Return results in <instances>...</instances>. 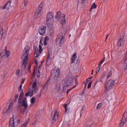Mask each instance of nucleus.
<instances>
[{
	"label": "nucleus",
	"mask_w": 127,
	"mask_h": 127,
	"mask_svg": "<svg viewBox=\"0 0 127 127\" xmlns=\"http://www.w3.org/2000/svg\"><path fill=\"white\" fill-rule=\"evenodd\" d=\"M22 97H23V90H21L20 95L18 98V103L19 104H22V107L23 108V112H26L27 111V108H28V104H27V101L26 100V97H24L22 100Z\"/></svg>",
	"instance_id": "f257e3e1"
},
{
	"label": "nucleus",
	"mask_w": 127,
	"mask_h": 127,
	"mask_svg": "<svg viewBox=\"0 0 127 127\" xmlns=\"http://www.w3.org/2000/svg\"><path fill=\"white\" fill-rule=\"evenodd\" d=\"M66 15L61 13V12H58L56 19L57 21H60L61 24H65L66 23V20H65Z\"/></svg>",
	"instance_id": "f03ea898"
},
{
	"label": "nucleus",
	"mask_w": 127,
	"mask_h": 127,
	"mask_svg": "<svg viewBox=\"0 0 127 127\" xmlns=\"http://www.w3.org/2000/svg\"><path fill=\"white\" fill-rule=\"evenodd\" d=\"M114 84L115 80H114V79H110L107 81L105 84V91H106L107 92L108 91H110V90L112 89L113 86H114Z\"/></svg>",
	"instance_id": "7ed1b4c3"
},
{
	"label": "nucleus",
	"mask_w": 127,
	"mask_h": 127,
	"mask_svg": "<svg viewBox=\"0 0 127 127\" xmlns=\"http://www.w3.org/2000/svg\"><path fill=\"white\" fill-rule=\"evenodd\" d=\"M54 20V13L53 12H49L47 15V23L48 25L52 24Z\"/></svg>",
	"instance_id": "20e7f679"
},
{
	"label": "nucleus",
	"mask_w": 127,
	"mask_h": 127,
	"mask_svg": "<svg viewBox=\"0 0 127 127\" xmlns=\"http://www.w3.org/2000/svg\"><path fill=\"white\" fill-rule=\"evenodd\" d=\"M64 37L61 35H58L57 37L56 43L58 46L61 47L64 44Z\"/></svg>",
	"instance_id": "39448f33"
},
{
	"label": "nucleus",
	"mask_w": 127,
	"mask_h": 127,
	"mask_svg": "<svg viewBox=\"0 0 127 127\" xmlns=\"http://www.w3.org/2000/svg\"><path fill=\"white\" fill-rule=\"evenodd\" d=\"M39 49H38V48L37 47H35V51H34V56L35 58H37L39 56V54H41L42 53V47L41 46V45L40 44L39 46Z\"/></svg>",
	"instance_id": "423d86ee"
},
{
	"label": "nucleus",
	"mask_w": 127,
	"mask_h": 127,
	"mask_svg": "<svg viewBox=\"0 0 127 127\" xmlns=\"http://www.w3.org/2000/svg\"><path fill=\"white\" fill-rule=\"evenodd\" d=\"M30 50V48L28 46H26L24 50V53L21 59H27L28 60V55H29V51Z\"/></svg>",
	"instance_id": "0eeeda50"
},
{
	"label": "nucleus",
	"mask_w": 127,
	"mask_h": 127,
	"mask_svg": "<svg viewBox=\"0 0 127 127\" xmlns=\"http://www.w3.org/2000/svg\"><path fill=\"white\" fill-rule=\"evenodd\" d=\"M42 5H39L36 11L35 12V15L34 16V19H38V18L40 17V12H41V10H42Z\"/></svg>",
	"instance_id": "6e6552de"
},
{
	"label": "nucleus",
	"mask_w": 127,
	"mask_h": 127,
	"mask_svg": "<svg viewBox=\"0 0 127 127\" xmlns=\"http://www.w3.org/2000/svg\"><path fill=\"white\" fill-rule=\"evenodd\" d=\"M72 78H69L63 83V89L64 91H65V90H66V88L68 87V86H71V85H72Z\"/></svg>",
	"instance_id": "1a4fd4ad"
},
{
	"label": "nucleus",
	"mask_w": 127,
	"mask_h": 127,
	"mask_svg": "<svg viewBox=\"0 0 127 127\" xmlns=\"http://www.w3.org/2000/svg\"><path fill=\"white\" fill-rule=\"evenodd\" d=\"M59 116V113L57 110H55L52 112L51 118L53 121H56L58 120V116Z\"/></svg>",
	"instance_id": "9d476101"
},
{
	"label": "nucleus",
	"mask_w": 127,
	"mask_h": 127,
	"mask_svg": "<svg viewBox=\"0 0 127 127\" xmlns=\"http://www.w3.org/2000/svg\"><path fill=\"white\" fill-rule=\"evenodd\" d=\"M23 63L21 66V70H25L26 69V66L27 65V62H28V60L26 59H22Z\"/></svg>",
	"instance_id": "9b49d317"
},
{
	"label": "nucleus",
	"mask_w": 127,
	"mask_h": 127,
	"mask_svg": "<svg viewBox=\"0 0 127 127\" xmlns=\"http://www.w3.org/2000/svg\"><path fill=\"white\" fill-rule=\"evenodd\" d=\"M124 36H121L118 39L117 45L119 47H121V46H122V45L124 44Z\"/></svg>",
	"instance_id": "f8f14e48"
},
{
	"label": "nucleus",
	"mask_w": 127,
	"mask_h": 127,
	"mask_svg": "<svg viewBox=\"0 0 127 127\" xmlns=\"http://www.w3.org/2000/svg\"><path fill=\"white\" fill-rule=\"evenodd\" d=\"M46 31V27L44 26L41 27L39 29V32L40 35H43V34H45Z\"/></svg>",
	"instance_id": "ddd939ff"
},
{
	"label": "nucleus",
	"mask_w": 127,
	"mask_h": 127,
	"mask_svg": "<svg viewBox=\"0 0 127 127\" xmlns=\"http://www.w3.org/2000/svg\"><path fill=\"white\" fill-rule=\"evenodd\" d=\"M10 7V1H7L5 4L2 6V9H7L8 10Z\"/></svg>",
	"instance_id": "4468645a"
},
{
	"label": "nucleus",
	"mask_w": 127,
	"mask_h": 127,
	"mask_svg": "<svg viewBox=\"0 0 127 127\" xmlns=\"http://www.w3.org/2000/svg\"><path fill=\"white\" fill-rule=\"evenodd\" d=\"M9 127H14V116L13 115L12 117L10 119Z\"/></svg>",
	"instance_id": "2eb2a0df"
},
{
	"label": "nucleus",
	"mask_w": 127,
	"mask_h": 127,
	"mask_svg": "<svg viewBox=\"0 0 127 127\" xmlns=\"http://www.w3.org/2000/svg\"><path fill=\"white\" fill-rule=\"evenodd\" d=\"M127 121V112L124 113L123 116L122 117L121 123L125 124Z\"/></svg>",
	"instance_id": "dca6fc26"
},
{
	"label": "nucleus",
	"mask_w": 127,
	"mask_h": 127,
	"mask_svg": "<svg viewBox=\"0 0 127 127\" xmlns=\"http://www.w3.org/2000/svg\"><path fill=\"white\" fill-rule=\"evenodd\" d=\"M33 94H35V92H34L33 90H31L30 88L28 93L25 94V96L29 97V96H30V97H32V96H33Z\"/></svg>",
	"instance_id": "f3484780"
},
{
	"label": "nucleus",
	"mask_w": 127,
	"mask_h": 127,
	"mask_svg": "<svg viewBox=\"0 0 127 127\" xmlns=\"http://www.w3.org/2000/svg\"><path fill=\"white\" fill-rule=\"evenodd\" d=\"M37 83L36 82V81H35L32 85V89L30 88V89H31V91H33L35 93V91L37 90Z\"/></svg>",
	"instance_id": "a211bd4d"
},
{
	"label": "nucleus",
	"mask_w": 127,
	"mask_h": 127,
	"mask_svg": "<svg viewBox=\"0 0 127 127\" xmlns=\"http://www.w3.org/2000/svg\"><path fill=\"white\" fill-rule=\"evenodd\" d=\"M60 76V68H57L55 74V78H59Z\"/></svg>",
	"instance_id": "6ab92c4d"
},
{
	"label": "nucleus",
	"mask_w": 127,
	"mask_h": 127,
	"mask_svg": "<svg viewBox=\"0 0 127 127\" xmlns=\"http://www.w3.org/2000/svg\"><path fill=\"white\" fill-rule=\"evenodd\" d=\"M76 59H77V54L76 53H74L72 58H71V61L72 63H74L76 61Z\"/></svg>",
	"instance_id": "aec40b11"
},
{
	"label": "nucleus",
	"mask_w": 127,
	"mask_h": 127,
	"mask_svg": "<svg viewBox=\"0 0 127 127\" xmlns=\"http://www.w3.org/2000/svg\"><path fill=\"white\" fill-rule=\"evenodd\" d=\"M5 56L6 58H7L9 57V55H10V52H9V51H7V50H6V47H5Z\"/></svg>",
	"instance_id": "412c9836"
},
{
	"label": "nucleus",
	"mask_w": 127,
	"mask_h": 127,
	"mask_svg": "<svg viewBox=\"0 0 127 127\" xmlns=\"http://www.w3.org/2000/svg\"><path fill=\"white\" fill-rule=\"evenodd\" d=\"M120 57V55L119 54L115 53L114 54L113 58L114 60H118V59Z\"/></svg>",
	"instance_id": "4be33fe9"
},
{
	"label": "nucleus",
	"mask_w": 127,
	"mask_h": 127,
	"mask_svg": "<svg viewBox=\"0 0 127 127\" xmlns=\"http://www.w3.org/2000/svg\"><path fill=\"white\" fill-rule=\"evenodd\" d=\"M52 59V57H51V55L49 53L47 58V61H46V64H48V61H50Z\"/></svg>",
	"instance_id": "5701e85b"
},
{
	"label": "nucleus",
	"mask_w": 127,
	"mask_h": 127,
	"mask_svg": "<svg viewBox=\"0 0 127 127\" xmlns=\"http://www.w3.org/2000/svg\"><path fill=\"white\" fill-rule=\"evenodd\" d=\"M94 8H97V5H96V3H93L92 5H91V7L90 9V11H92V9H94Z\"/></svg>",
	"instance_id": "b1692460"
},
{
	"label": "nucleus",
	"mask_w": 127,
	"mask_h": 127,
	"mask_svg": "<svg viewBox=\"0 0 127 127\" xmlns=\"http://www.w3.org/2000/svg\"><path fill=\"white\" fill-rule=\"evenodd\" d=\"M28 123H29V119H28V120H27L25 123L21 126V127H27V125H28Z\"/></svg>",
	"instance_id": "393cba45"
},
{
	"label": "nucleus",
	"mask_w": 127,
	"mask_h": 127,
	"mask_svg": "<svg viewBox=\"0 0 127 127\" xmlns=\"http://www.w3.org/2000/svg\"><path fill=\"white\" fill-rule=\"evenodd\" d=\"M60 88H61V84H57L56 87V90L57 92H59V90H60Z\"/></svg>",
	"instance_id": "a878e982"
},
{
	"label": "nucleus",
	"mask_w": 127,
	"mask_h": 127,
	"mask_svg": "<svg viewBox=\"0 0 127 127\" xmlns=\"http://www.w3.org/2000/svg\"><path fill=\"white\" fill-rule=\"evenodd\" d=\"M105 60H106V58L104 57L103 60H102L99 63L98 65L99 66H101L104 62H105Z\"/></svg>",
	"instance_id": "bb28decb"
},
{
	"label": "nucleus",
	"mask_w": 127,
	"mask_h": 127,
	"mask_svg": "<svg viewBox=\"0 0 127 127\" xmlns=\"http://www.w3.org/2000/svg\"><path fill=\"white\" fill-rule=\"evenodd\" d=\"M67 106H68V104H65L63 106L65 109V113H67V111H68V107Z\"/></svg>",
	"instance_id": "cd10ccee"
},
{
	"label": "nucleus",
	"mask_w": 127,
	"mask_h": 127,
	"mask_svg": "<svg viewBox=\"0 0 127 127\" xmlns=\"http://www.w3.org/2000/svg\"><path fill=\"white\" fill-rule=\"evenodd\" d=\"M112 74H113V71L112 70H110L109 73H108V75L107 76V78H110V77H111V76H112Z\"/></svg>",
	"instance_id": "c85d7f7f"
},
{
	"label": "nucleus",
	"mask_w": 127,
	"mask_h": 127,
	"mask_svg": "<svg viewBox=\"0 0 127 127\" xmlns=\"http://www.w3.org/2000/svg\"><path fill=\"white\" fill-rule=\"evenodd\" d=\"M93 83V81H90V82L88 83V89H90V88H91V87H92V83Z\"/></svg>",
	"instance_id": "c756f323"
},
{
	"label": "nucleus",
	"mask_w": 127,
	"mask_h": 127,
	"mask_svg": "<svg viewBox=\"0 0 127 127\" xmlns=\"http://www.w3.org/2000/svg\"><path fill=\"white\" fill-rule=\"evenodd\" d=\"M2 38V30L0 29V40Z\"/></svg>",
	"instance_id": "7c9ffc66"
},
{
	"label": "nucleus",
	"mask_w": 127,
	"mask_h": 127,
	"mask_svg": "<svg viewBox=\"0 0 127 127\" xmlns=\"http://www.w3.org/2000/svg\"><path fill=\"white\" fill-rule=\"evenodd\" d=\"M100 65H99L97 66L96 68V72L97 73H99L100 72V70H101V67L100 66Z\"/></svg>",
	"instance_id": "2f4dec72"
},
{
	"label": "nucleus",
	"mask_w": 127,
	"mask_h": 127,
	"mask_svg": "<svg viewBox=\"0 0 127 127\" xmlns=\"http://www.w3.org/2000/svg\"><path fill=\"white\" fill-rule=\"evenodd\" d=\"M34 102H35V98L32 97L31 99V103L34 104Z\"/></svg>",
	"instance_id": "473e14b6"
},
{
	"label": "nucleus",
	"mask_w": 127,
	"mask_h": 127,
	"mask_svg": "<svg viewBox=\"0 0 127 127\" xmlns=\"http://www.w3.org/2000/svg\"><path fill=\"white\" fill-rule=\"evenodd\" d=\"M12 106H13V104L12 103H10L9 106H8V110H10V109L12 108Z\"/></svg>",
	"instance_id": "72a5a7b5"
},
{
	"label": "nucleus",
	"mask_w": 127,
	"mask_h": 127,
	"mask_svg": "<svg viewBox=\"0 0 127 127\" xmlns=\"http://www.w3.org/2000/svg\"><path fill=\"white\" fill-rule=\"evenodd\" d=\"M27 3H28V0H26L24 1V6H26L27 5Z\"/></svg>",
	"instance_id": "f704fd0d"
},
{
	"label": "nucleus",
	"mask_w": 127,
	"mask_h": 127,
	"mask_svg": "<svg viewBox=\"0 0 127 127\" xmlns=\"http://www.w3.org/2000/svg\"><path fill=\"white\" fill-rule=\"evenodd\" d=\"M17 98H18V94H16L15 95V100H14V102H16V100H17Z\"/></svg>",
	"instance_id": "c9c22d12"
},
{
	"label": "nucleus",
	"mask_w": 127,
	"mask_h": 127,
	"mask_svg": "<svg viewBox=\"0 0 127 127\" xmlns=\"http://www.w3.org/2000/svg\"><path fill=\"white\" fill-rule=\"evenodd\" d=\"M21 88H22V84H20L18 88V91L20 92L21 91Z\"/></svg>",
	"instance_id": "e433bc0d"
},
{
	"label": "nucleus",
	"mask_w": 127,
	"mask_h": 127,
	"mask_svg": "<svg viewBox=\"0 0 127 127\" xmlns=\"http://www.w3.org/2000/svg\"><path fill=\"white\" fill-rule=\"evenodd\" d=\"M20 72V70L19 69H17L16 71V75H18L19 74V73Z\"/></svg>",
	"instance_id": "4c0bfd02"
},
{
	"label": "nucleus",
	"mask_w": 127,
	"mask_h": 127,
	"mask_svg": "<svg viewBox=\"0 0 127 127\" xmlns=\"http://www.w3.org/2000/svg\"><path fill=\"white\" fill-rule=\"evenodd\" d=\"M101 106H102V104H101V103H99L97 106L96 109H100V108H101Z\"/></svg>",
	"instance_id": "58836bf2"
},
{
	"label": "nucleus",
	"mask_w": 127,
	"mask_h": 127,
	"mask_svg": "<svg viewBox=\"0 0 127 127\" xmlns=\"http://www.w3.org/2000/svg\"><path fill=\"white\" fill-rule=\"evenodd\" d=\"M9 110V109H5L3 110V112H4V113H7V112H8Z\"/></svg>",
	"instance_id": "ea45409f"
},
{
	"label": "nucleus",
	"mask_w": 127,
	"mask_h": 127,
	"mask_svg": "<svg viewBox=\"0 0 127 127\" xmlns=\"http://www.w3.org/2000/svg\"><path fill=\"white\" fill-rule=\"evenodd\" d=\"M124 125H125L124 123H120V125L119 127H124Z\"/></svg>",
	"instance_id": "a19ab883"
},
{
	"label": "nucleus",
	"mask_w": 127,
	"mask_h": 127,
	"mask_svg": "<svg viewBox=\"0 0 127 127\" xmlns=\"http://www.w3.org/2000/svg\"><path fill=\"white\" fill-rule=\"evenodd\" d=\"M37 76L38 78H39V77H40V71H38Z\"/></svg>",
	"instance_id": "79ce46f5"
},
{
	"label": "nucleus",
	"mask_w": 127,
	"mask_h": 127,
	"mask_svg": "<svg viewBox=\"0 0 127 127\" xmlns=\"http://www.w3.org/2000/svg\"><path fill=\"white\" fill-rule=\"evenodd\" d=\"M36 72H37L36 70H35V69H34V72L33 73V77H34V76H35V74H36Z\"/></svg>",
	"instance_id": "37998d69"
},
{
	"label": "nucleus",
	"mask_w": 127,
	"mask_h": 127,
	"mask_svg": "<svg viewBox=\"0 0 127 127\" xmlns=\"http://www.w3.org/2000/svg\"><path fill=\"white\" fill-rule=\"evenodd\" d=\"M85 94V89H84L82 92L80 93V95L82 96V95H84Z\"/></svg>",
	"instance_id": "c03bdc74"
},
{
	"label": "nucleus",
	"mask_w": 127,
	"mask_h": 127,
	"mask_svg": "<svg viewBox=\"0 0 127 127\" xmlns=\"http://www.w3.org/2000/svg\"><path fill=\"white\" fill-rule=\"evenodd\" d=\"M48 40H49V38H48V37H46L45 38V41H48Z\"/></svg>",
	"instance_id": "a18cd8bd"
},
{
	"label": "nucleus",
	"mask_w": 127,
	"mask_h": 127,
	"mask_svg": "<svg viewBox=\"0 0 127 127\" xmlns=\"http://www.w3.org/2000/svg\"><path fill=\"white\" fill-rule=\"evenodd\" d=\"M92 78H93V76H91V77H90L87 78L86 80H87V81H90V80H91V79H92Z\"/></svg>",
	"instance_id": "49530a36"
},
{
	"label": "nucleus",
	"mask_w": 127,
	"mask_h": 127,
	"mask_svg": "<svg viewBox=\"0 0 127 127\" xmlns=\"http://www.w3.org/2000/svg\"><path fill=\"white\" fill-rule=\"evenodd\" d=\"M48 83H49V80H48L45 84V86H47Z\"/></svg>",
	"instance_id": "de8ad7c7"
},
{
	"label": "nucleus",
	"mask_w": 127,
	"mask_h": 127,
	"mask_svg": "<svg viewBox=\"0 0 127 127\" xmlns=\"http://www.w3.org/2000/svg\"><path fill=\"white\" fill-rule=\"evenodd\" d=\"M84 108H85V106H84V105H83V106L81 107V110L80 111L81 112H82V111H83V110H84Z\"/></svg>",
	"instance_id": "09e8293b"
},
{
	"label": "nucleus",
	"mask_w": 127,
	"mask_h": 127,
	"mask_svg": "<svg viewBox=\"0 0 127 127\" xmlns=\"http://www.w3.org/2000/svg\"><path fill=\"white\" fill-rule=\"evenodd\" d=\"M47 44H48V43H47V42L45 41V42H44V45L46 46V45H47Z\"/></svg>",
	"instance_id": "8fccbe9b"
},
{
	"label": "nucleus",
	"mask_w": 127,
	"mask_h": 127,
	"mask_svg": "<svg viewBox=\"0 0 127 127\" xmlns=\"http://www.w3.org/2000/svg\"><path fill=\"white\" fill-rule=\"evenodd\" d=\"M99 82H100V81L97 80L94 85H97V83H99Z\"/></svg>",
	"instance_id": "3c124183"
},
{
	"label": "nucleus",
	"mask_w": 127,
	"mask_h": 127,
	"mask_svg": "<svg viewBox=\"0 0 127 127\" xmlns=\"http://www.w3.org/2000/svg\"><path fill=\"white\" fill-rule=\"evenodd\" d=\"M70 90H72V89H70L67 90V91H66L67 94H68V93H69V92H70Z\"/></svg>",
	"instance_id": "603ef678"
},
{
	"label": "nucleus",
	"mask_w": 127,
	"mask_h": 127,
	"mask_svg": "<svg viewBox=\"0 0 127 127\" xmlns=\"http://www.w3.org/2000/svg\"><path fill=\"white\" fill-rule=\"evenodd\" d=\"M17 122L18 124H20V120H18L17 121Z\"/></svg>",
	"instance_id": "864d4df0"
},
{
	"label": "nucleus",
	"mask_w": 127,
	"mask_h": 127,
	"mask_svg": "<svg viewBox=\"0 0 127 127\" xmlns=\"http://www.w3.org/2000/svg\"><path fill=\"white\" fill-rule=\"evenodd\" d=\"M35 62L36 64L37 65V60H35Z\"/></svg>",
	"instance_id": "5fc2aeb1"
},
{
	"label": "nucleus",
	"mask_w": 127,
	"mask_h": 127,
	"mask_svg": "<svg viewBox=\"0 0 127 127\" xmlns=\"http://www.w3.org/2000/svg\"><path fill=\"white\" fill-rule=\"evenodd\" d=\"M109 35H108L106 36V40H107V39H108V37H109Z\"/></svg>",
	"instance_id": "6e6d98bb"
},
{
	"label": "nucleus",
	"mask_w": 127,
	"mask_h": 127,
	"mask_svg": "<svg viewBox=\"0 0 127 127\" xmlns=\"http://www.w3.org/2000/svg\"><path fill=\"white\" fill-rule=\"evenodd\" d=\"M93 74H94V70H92L91 75H93Z\"/></svg>",
	"instance_id": "4d7b16f0"
},
{
	"label": "nucleus",
	"mask_w": 127,
	"mask_h": 127,
	"mask_svg": "<svg viewBox=\"0 0 127 127\" xmlns=\"http://www.w3.org/2000/svg\"><path fill=\"white\" fill-rule=\"evenodd\" d=\"M85 127H91V126L90 125H86Z\"/></svg>",
	"instance_id": "13d9d810"
},
{
	"label": "nucleus",
	"mask_w": 127,
	"mask_h": 127,
	"mask_svg": "<svg viewBox=\"0 0 127 127\" xmlns=\"http://www.w3.org/2000/svg\"><path fill=\"white\" fill-rule=\"evenodd\" d=\"M78 84V81L77 80L75 81V85H77Z\"/></svg>",
	"instance_id": "bf43d9fd"
},
{
	"label": "nucleus",
	"mask_w": 127,
	"mask_h": 127,
	"mask_svg": "<svg viewBox=\"0 0 127 127\" xmlns=\"http://www.w3.org/2000/svg\"><path fill=\"white\" fill-rule=\"evenodd\" d=\"M85 84L87 85L88 84V81H87V79H86V81L85 82Z\"/></svg>",
	"instance_id": "052dcab7"
},
{
	"label": "nucleus",
	"mask_w": 127,
	"mask_h": 127,
	"mask_svg": "<svg viewBox=\"0 0 127 127\" xmlns=\"http://www.w3.org/2000/svg\"><path fill=\"white\" fill-rule=\"evenodd\" d=\"M76 86H77V84H75V85L72 88V89H74V88H76Z\"/></svg>",
	"instance_id": "680f3d73"
},
{
	"label": "nucleus",
	"mask_w": 127,
	"mask_h": 127,
	"mask_svg": "<svg viewBox=\"0 0 127 127\" xmlns=\"http://www.w3.org/2000/svg\"><path fill=\"white\" fill-rule=\"evenodd\" d=\"M22 84H23V83H24V80H23V81H21Z\"/></svg>",
	"instance_id": "e2e57ef3"
},
{
	"label": "nucleus",
	"mask_w": 127,
	"mask_h": 127,
	"mask_svg": "<svg viewBox=\"0 0 127 127\" xmlns=\"http://www.w3.org/2000/svg\"><path fill=\"white\" fill-rule=\"evenodd\" d=\"M30 68H31V66H30L29 67V69H30Z\"/></svg>",
	"instance_id": "0e129e2a"
},
{
	"label": "nucleus",
	"mask_w": 127,
	"mask_h": 127,
	"mask_svg": "<svg viewBox=\"0 0 127 127\" xmlns=\"http://www.w3.org/2000/svg\"><path fill=\"white\" fill-rule=\"evenodd\" d=\"M15 119L16 120H17V117H15Z\"/></svg>",
	"instance_id": "69168bd1"
},
{
	"label": "nucleus",
	"mask_w": 127,
	"mask_h": 127,
	"mask_svg": "<svg viewBox=\"0 0 127 127\" xmlns=\"http://www.w3.org/2000/svg\"><path fill=\"white\" fill-rule=\"evenodd\" d=\"M86 86H87V84H85V88H86Z\"/></svg>",
	"instance_id": "338daca9"
},
{
	"label": "nucleus",
	"mask_w": 127,
	"mask_h": 127,
	"mask_svg": "<svg viewBox=\"0 0 127 127\" xmlns=\"http://www.w3.org/2000/svg\"><path fill=\"white\" fill-rule=\"evenodd\" d=\"M43 62H44V61H43L42 62V63H43Z\"/></svg>",
	"instance_id": "774afa93"
}]
</instances>
